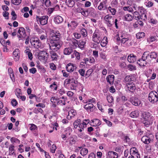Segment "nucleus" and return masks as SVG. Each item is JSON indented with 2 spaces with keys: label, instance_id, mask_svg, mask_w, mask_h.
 <instances>
[{
  "label": "nucleus",
  "instance_id": "obj_37",
  "mask_svg": "<svg viewBox=\"0 0 158 158\" xmlns=\"http://www.w3.org/2000/svg\"><path fill=\"white\" fill-rule=\"evenodd\" d=\"M150 56L151 60L152 59H156L158 56V54L156 52H150Z\"/></svg>",
  "mask_w": 158,
  "mask_h": 158
},
{
  "label": "nucleus",
  "instance_id": "obj_54",
  "mask_svg": "<svg viewBox=\"0 0 158 158\" xmlns=\"http://www.w3.org/2000/svg\"><path fill=\"white\" fill-rule=\"evenodd\" d=\"M81 35L84 37H86L87 36V31L86 30L85 28H82L81 30Z\"/></svg>",
  "mask_w": 158,
  "mask_h": 158
},
{
  "label": "nucleus",
  "instance_id": "obj_47",
  "mask_svg": "<svg viewBox=\"0 0 158 158\" xmlns=\"http://www.w3.org/2000/svg\"><path fill=\"white\" fill-rule=\"evenodd\" d=\"M118 3L117 0H113L111 3V6L114 8H117Z\"/></svg>",
  "mask_w": 158,
  "mask_h": 158
},
{
  "label": "nucleus",
  "instance_id": "obj_18",
  "mask_svg": "<svg viewBox=\"0 0 158 158\" xmlns=\"http://www.w3.org/2000/svg\"><path fill=\"white\" fill-rule=\"evenodd\" d=\"M152 140V139L150 138L149 135L143 136L141 138V141L145 144H149Z\"/></svg>",
  "mask_w": 158,
  "mask_h": 158
},
{
  "label": "nucleus",
  "instance_id": "obj_5",
  "mask_svg": "<svg viewBox=\"0 0 158 158\" xmlns=\"http://www.w3.org/2000/svg\"><path fill=\"white\" fill-rule=\"evenodd\" d=\"M30 43L32 47L36 49L40 48L42 45L41 42L39 39L34 37H32L30 39Z\"/></svg>",
  "mask_w": 158,
  "mask_h": 158
},
{
  "label": "nucleus",
  "instance_id": "obj_55",
  "mask_svg": "<svg viewBox=\"0 0 158 158\" xmlns=\"http://www.w3.org/2000/svg\"><path fill=\"white\" fill-rule=\"evenodd\" d=\"M93 72V69H88L86 73L85 74V76L86 77H89L92 73Z\"/></svg>",
  "mask_w": 158,
  "mask_h": 158
},
{
  "label": "nucleus",
  "instance_id": "obj_49",
  "mask_svg": "<svg viewBox=\"0 0 158 158\" xmlns=\"http://www.w3.org/2000/svg\"><path fill=\"white\" fill-rule=\"evenodd\" d=\"M85 43V41L81 40L78 43V46L81 48H84Z\"/></svg>",
  "mask_w": 158,
  "mask_h": 158
},
{
  "label": "nucleus",
  "instance_id": "obj_60",
  "mask_svg": "<svg viewBox=\"0 0 158 158\" xmlns=\"http://www.w3.org/2000/svg\"><path fill=\"white\" fill-rule=\"evenodd\" d=\"M21 2V0H12V3L15 5H18Z\"/></svg>",
  "mask_w": 158,
  "mask_h": 158
},
{
  "label": "nucleus",
  "instance_id": "obj_20",
  "mask_svg": "<svg viewBox=\"0 0 158 158\" xmlns=\"http://www.w3.org/2000/svg\"><path fill=\"white\" fill-rule=\"evenodd\" d=\"M127 60L130 63H134L136 60V56L133 54H130L128 56Z\"/></svg>",
  "mask_w": 158,
  "mask_h": 158
},
{
  "label": "nucleus",
  "instance_id": "obj_1",
  "mask_svg": "<svg viewBox=\"0 0 158 158\" xmlns=\"http://www.w3.org/2000/svg\"><path fill=\"white\" fill-rule=\"evenodd\" d=\"M60 34L58 31L52 30L50 34V42L49 44L50 50L57 51L61 47L60 38Z\"/></svg>",
  "mask_w": 158,
  "mask_h": 158
},
{
  "label": "nucleus",
  "instance_id": "obj_35",
  "mask_svg": "<svg viewBox=\"0 0 158 158\" xmlns=\"http://www.w3.org/2000/svg\"><path fill=\"white\" fill-rule=\"evenodd\" d=\"M66 104L65 100H62L61 98H58L57 104L61 106L65 105Z\"/></svg>",
  "mask_w": 158,
  "mask_h": 158
},
{
  "label": "nucleus",
  "instance_id": "obj_16",
  "mask_svg": "<svg viewBox=\"0 0 158 158\" xmlns=\"http://www.w3.org/2000/svg\"><path fill=\"white\" fill-rule=\"evenodd\" d=\"M147 61L142 57L140 58L137 61V63L140 67H143L145 66L147 64Z\"/></svg>",
  "mask_w": 158,
  "mask_h": 158
},
{
  "label": "nucleus",
  "instance_id": "obj_9",
  "mask_svg": "<svg viewBox=\"0 0 158 158\" xmlns=\"http://www.w3.org/2000/svg\"><path fill=\"white\" fill-rule=\"evenodd\" d=\"M73 74L75 75L74 77L72 76H69V78L65 80L64 83H66L67 85L75 82V79L78 78V74L77 72H74Z\"/></svg>",
  "mask_w": 158,
  "mask_h": 158
},
{
  "label": "nucleus",
  "instance_id": "obj_13",
  "mask_svg": "<svg viewBox=\"0 0 158 158\" xmlns=\"http://www.w3.org/2000/svg\"><path fill=\"white\" fill-rule=\"evenodd\" d=\"M107 3V0H104L101 2L98 7V9L100 10L107 9V7L106 5Z\"/></svg>",
  "mask_w": 158,
  "mask_h": 158
},
{
  "label": "nucleus",
  "instance_id": "obj_11",
  "mask_svg": "<svg viewBox=\"0 0 158 158\" xmlns=\"http://www.w3.org/2000/svg\"><path fill=\"white\" fill-rule=\"evenodd\" d=\"M129 101L132 104L135 106H139L141 104V106L142 105L141 101L136 97H131L130 98Z\"/></svg>",
  "mask_w": 158,
  "mask_h": 158
},
{
  "label": "nucleus",
  "instance_id": "obj_26",
  "mask_svg": "<svg viewBox=\"0 0 158 158\" xmlns=\"http://www.w3.org/2000/svg\"><path fill=\"white\" fill-rule=\"evenodd\" d=\"M39 55V57L42 60H45V58L48 56V53L45 51L40 52Z\"/></svg>",
  "mask_w": 158,
  "mask_h": 158
},
{
  "label": "nucleus",
  "instance_id": "obj_30",
  "mask_svg": "<svg viewBox=\"0 0 158 158\" xmlns=\"http://www.w3.org/2000/svg\"><path fill=\"white\" fill-rule=\"evenodd\" d=\"M73 52V49L71 47L65 48L64 50V53L65 55H69Z\"/></svg>",
  "mask_w": 158,
  "mask_h": 158
},
{
  "label": "nucleus",
  "instance_id": "obj_43",
  "mask_svg": "<svg viewBox=\"0 0 158 158\" xmlns=\"http://www.w3.org/2000/svg\"><path fill=\"white\" fill-rule=\"evenodd\" d=\"M30 51V50L28 49L26 50L25 51V52L27 54L28 58L31 60L33 58V55L32 53Z\"/></svg>",
  "mask_w": 158,
  "mask_h": 158
},
{
  "label": "nucleus",
  "instance_id": "obj_24",
  "mask_svg": "<svg viewBox=\"0 0 158 158\" xmlns=\"http://www.w3.org/2000/svg\"><path fill=\"white\" fill-rule=\"evenodd\" d=\"M107 82L110 85H113L114 80V76L113 75H109L106 78Z\"/></svg>",
  "mask_w": 158,
  "mask_h": 158
},
{
  "label": "nucleus",
  "instance_id": "obj_41",
  "mask_svg": "<svg viewBox=\"0 0 158 158\" xmlns=\"http://www.w3.org/2000/svg\"><path fill=\"white\" fill-rule=\"evenodd\" d=\"M124 20L127 21H130L133 19L132 16L129 14H127L124 16Z\"/></svg>",
  "mask_w": 158,
  "mask_h": 158
},
{
  "label": "nucleus",
  "instance_id": "obj_27",
  "mask_svg": "<svg viewBox=\"0 0 158 158\" xmlns=\"http://www.w3.org/2000/svg\"><path fill=\"white\" fill-rule=\"evenodd\" d=\"M15 146L13 144L10 145L9 147V155H12L15 156L16 153L15 152L14 149Z\"/></svg>",
  "mask_w": 158,
  "mask_h": 158
},
{
  "label": "nucleus",
  "instance_id": "obj_25",
  "mask_svg": "<svg viewBox=\"0 0 158 158\" xmlns=\"http://www.w3.org/2000/svg\"><path fill=\"white\" fill-rule=\"evenodd\" d=\"M54 22L56 24H59L63 21V18L60 16L58 15L54 17Z\"/></svg>",
  "mask_w": 158,
  "mask_h": 158
},
{
  "label": "nucleus",
  "instance_id": "obj_17",
  "mask_svg": "<svg viewBox=\"0 0 158 158\" xmlns=\"http://www.w3.org/2000/svg\"><path fill=\"white\" fill-rule=\"evenodd\" d=\"M13 56L14 60L16 61H18L19 59L20 52L18 49H16L13 52Z\"/></svg>",
  "mask_w": 158,
  "mask_h": 158
},
{
  "label": "nucleus",
  "instance_id": "obj_64",
  "mask_svg": "<svg viewBox=\"0 0 158 158\" xmlns=\"http://www.w3.org/2000/svg\"><path fill=\"white\" fill-rule=\"evenodd\" d=\"M131 156L133 158H140V155L139 153V152L134 154H133Z\"/></svg>",
  "mask_w": 158,
  "mask_h": 158
},
{
  "label": "nucleus",
  "instance_id": "obj_44",
  "mask_svg": "<svg viewBox=\"0 0 158 158\" xmlns=\"http://www.w3.org/2000/svg\"><path fill=\"white\" fill-rule=\"evenodd\" d=\"M127 69L130 71L135 70H136V67L135 65L129 64L127 66Z\"/></svg>",
  "mask_w": 158,
  "mask_h": 158
},
{
  "label": "nucleus",
  "instance_id": "obj_32",
  "mask_svg": "<svg viewBox=\"0 0 158 158\" xmlns=\"http://www.w3.org/2000/svg\"><path fill=\"white\" fill-rule=\"evenodd\" d=\"M108 43L107 38L106 37H104L101 42V45L102 47H105Z\"/></svg>",
  "mask_w": 158,
  "mask_h": 158
},
{
  "label": "nucleus",
  "instance_id": "obj_38",
  "mask_svg": "<svg viewBox=\"0 0 158 158\" xmlns=\"http://www.w3.org/2000/svg\"><path fill=\"white\" fill-rule=\"evenodd\" d=\"M66 3L69 7H73L74 5V2L73 0H66Z\"/></svg>",
  "mask_w": 158,
  "mask_h": 158
},
{
  "label": "nucleus",
  "instance_id": "obj_23",
  "mask_svg": "<svg viewBox=\"0 0 158 158\" xmlns=\"http://www.w3.org/2000/svg\"><path fill=\"white\" fill-rule=\"evenodd\" d=\"M135 18L137 20L145 21L147 19L146 14H139L137 16H135Z\"/></svg>",
  "mask_w": 158,
  "mask_h": 158
},
{
  "label": "nucleus",
  "instance_id": "obj_3",
  "mask_svg": "<svg viewBox=\"0 0 158 158\" xmlns=\"http://www.w3.org/2000/svg\"><path fill=\"white\" fill-rule=\"evenodd\" d=\"M151 115V114L148 112H144L142 114V122L146 127H148L152 123Z\"/></svg>",
  "mask_w": 158,
  "mask_h": 158
},
{
  "label": "nucleus",
  "instance_id": "obj_52",
  "mask_svg": "<svg viewBox=\"0 0 158 158\" xmlns=\"http://www.w3.org/2000/svg\"><path fill=\"white\" fill-rule=\"evenodd\" d=\"M138 10L139 11V14H146V10L142 7H139Z\"/></svg>",
  "mask_w": 158,
  "mask_h": 158
},
{
  "label": "nucleus",
  "instance_id": "obj_34",
  "mask_svg": "<svg viewBox=\"0 0 158 158\" xmlns=\"http://www.w3.org/2000/svg\"><path fill=\"white\" fill-rule=\"evenodd\" d=\"M80 154L82 156H84L86 155L88 152V149L85 148H82L80 151Z\"/></svg>",
  "mask_w": 158,
  "mask_h": 158
},
{
  "label": "nucleus",
  "instance_id": "obj_10",
  "mask_svg": "<svg viewBox=\"0 0 158 158\" xmlns=\"http://www.w3.org/2000/svg\"><path fill=\"white\" fill-rule=\"evenodd\" d=\"M17 36L19 40L24 38L26 36L25 29L23 27H19L17 33Z\"/></svg>",
  "mask_w": 158,
  "mask_h": 158
},
{
  "label": "nucleus",
  "instance_id": "obj_14",
  "mask_svg": "<svg viewBox=\"0 0 158 158\" xmlns=\"http://www.w3.org/2000/svg\"><path fill=\"white\" fill-rule=\"evenodd\" d=\"M67 71L69 72H73L77 67L75 64L72 63H68L66 66Z\"/></svg>",
  "mask_w": 158,
  "mask_h": 158
},
{
  "label": "nucleus",
  "instance_id": "obj_51",
  "mask_svg": "<svg viewBox=\"0 0 158 158\" xmlns=\"http://www.w3.org/2000/svg\"><path fill=\"white\" fill-rule=\"evenodd\" d=\"M107 99L109 103H111L113 102L114 98L112 96L108 95L107 96Z\"/></svg>",
  "mask_w": 158,
  "mask_h": 158
},
{
  "label": "nucleus",
  "instance_id": "obj_48",
  "mask_svg": "<svg viewBox=\"0 0 158 158\" xmlns=\"http://www.w3.org/2000/svg\"><path fill=\"white\" fill-rule=\"evenodd\" d=\"M81 122L80 119H78L76 120L73 123V126L75 128H77L79 126L80 123Z\"/></svg>",
  "mask_w": 158,
  "mask_h": 158
},
{
  "label": "nucleus",
  "instance_id": "obj_40",
  "mask_svg": "<svg viewBox=\"0 0 158 158\" xmlns=\"http://www.w3.org/2000/svg\"><path fill=\"white\" fill-rule=\"evenodd\" d=\"M50 54H51V57L53 60H56L58 55L56 53L53 51H50Z\"/></svg>",
  "mask_w": 158,
  "mask_h": 158
},
{
  "label": "nucleus",
  "instance_id": "obj_39",
  "mask_svg": "<svg viewBox=\"0 0 158 158\" xmlns=\"http://www.w3.org/2000/svg\"><path fill=\"white\" fill-rule=\"evenodd\" d=\"M107 8L108 10L110 12L112 15H114L115 14L117 11L115 8L110 6Z\"/></svg>",
  "mask_w": 158,
  "mask_h": 158
},
{
  "label": "nucleus",
  "instance_id": "obj_22",
  "mask_svg": "<svg viewBox=\"0 0 158 158\" xmlns=\"http://www.w3.org/2000/svg\"><path fill=\"white\" fill-rule=\"evenodd\" d=\"M76 112L75 110L73 109H71L68 112V114L67 116V118L68 119H71L72 117H73L76 114Z\"/></svg>",
  "mask_w": 158,
  "mask_h": 158
},
{
  "label": "nucleus",
  "instance_id": "obj_53",
  "mask_svg": "<svg viewBox=\"0 0 158 158\" xmlns=\"http://www.w3.org/2000/svg\"><path fill=\"white\" fill-rule=\"evenodd\" d=\"M157 40V37L156 36H152L148 39V41L153 42Z\"/></svg>",
  "mask_w": 158,
  "mask_h": 158
},
{
  "label": "nucleus",
  "instance_id": "obj_2",
  "mask_svg": "<svg viewBox=\"0 0 158 158\" xmlns=\"http://www.w3.org/2000/svg\"><path fill=\"white\" fill-rule=\"evenodd\" d=\"M135 80L134 77L132 75H127L124 78V81L126 83V90L130 92H134L136 89L135 84L133 82Z\"/></svg>",
  "mask_w": 158,
  "mask_h": 158
},
{
  "label": "nucleus",
  "instance_id": "obj_21",
  "mask_svg": "<svg viewBox=\"0 0 158 158\" xmlns=\"http://www.w3.org/2000/svg\"><path fill=\"white\" fill-rule=\"evenodd\" d=\"M139 111L136 110L131 112L130 114V116L132 118H136L139 116Z\"/></svg>",
  "mask_w": 158,
  "mask_h": 158
},
{
  "label": "nucleus",
  "instance_id": "obj_56",
  "mask_svg": "<svg viewBox=\"0 0 158 158\" xmlns=\"http://www.w3.org/2000/svg\"><path fill=\"white\" fill-rule=\"evenodd\" d=\"M77 82V81H75V82H73V83H72L71 84L70 88L71 89H76L77 87V83H76V82Z\"/></svg>",
  "mask_w": 158,
  "mask_h": 158
},
{
  "label": "nucleus",
  "instance_id": "obj_4",
  "mask_svg": "<svg viewBox=\"0 0 158 158\" xmlns=\"http://www.w3.org/2000/svg\"><path fill=\"white\" fill-rule=\"evenodd\" d=\"M102 37L101 32L98 30H95L93 34L92 40L95 43L99 44L102 39Z\"/></svg>",
  "mask_w": 158,
  "mask_h": 158
},
{
  "label": "nucleus",
  "instance_id": "obj_46",
  "mask_svg": "<svg viewBox=\"0 0 158 158\" xmlns=\"http://www.w3.org/2000/svg\"><path fill=\"white\" fill-rule=\"evenodd\" d=\"M136 37L138 39H140L145 36V33L143 32H139L136 34Z\"/></svg>",
  "mask_w": 158,
  "mask_h": 158
},
{
  "label": "nucleus",
  "instance_id": "obj_45",
  "mask_svg": "<svg viewBox=\"0 0 158 158\" xmlns=\"http://www.w3.org/2000/svg\"><path fill=\"white\" fill-rule=\"evenodd\" d=\"M138 152V151L135 147H132L131 148L130 151V154L131 156L133 154L136 153Z\"/></svg>",
  "mask_w": 158,
  "mask_h": 158
},
{
  "label": "nucleus",
  "instance_id": "obj_29",
  "mask_svg": "<svg viewBox=\"0 0 158 158\" xmlns=\"http://www.w3.org/2000/svg\"><path fill=\"white\" fill-rule=\"evenodd\" d=\"M77 23L75 21H72L70 23H68V27H70L72 29H74L77 26Z\"/></svg>",
  "mask_w": 158,
  "mask_h": 158
},
{
  "label": "nucleus",
  "instance_id": "obj_36",
  "mask_svg": "<svg viewBox=\"0 0 158 158\" xmlns=\"http://www.w3.org/2000/svg\"><path fill=\"white\" fill-rule=\"evenodd\" d=\"M57 83L56 82H53L52 84L50 85L49 88L52 89L54 91L56 90L58 88Z\"/></svg>",
  "mask_w": 158,
  "mask_h": 158
},
{
  "label": "nucleus",
  "instance_id": "obj_12",
  "mask_svg": "<svg viewBox=\"0 0 158 158\" xmlns=\"http://www.w3.org/2000/svg\"><path fill=\"white\" fill-rule=\"evenodd\" d=\"M84 108L86 110L87 112L89 113H90L93 111L95 107L93 104L88 103L85 105Z\"/></svg>",
  "mask_w": 158,
  "mask_h": 158
},
{
  "label": "nucleus",
  "instance_id": "obj_42",
  "mask_svg": "<svg viewBox=\"0 0 158 158\" xmlns=\"http://www.w3.org/2000/svg\"><path fill=\"white\" fill-rule=\"evenodd\" d=\"M8 71L9 72H10H10H11V73L10 74V76L11 79L13 81H15L14 73L12 69L11 68H9L8 69Z\"/></svg>",
  "mask_w": 158,
  "mask_h": 158
},
{
  "label": "nucleus",
  "instance_id": "obj_63",
  "mask_svg": "<svg viewBox=\"0 0 158 158\" xmlns=\"http://www.w3.org/2000/svg\"><path fill=\"white\" fill-rule=\"evenodd\" d=\"M100 57L102 59L105 60L106 59V53L104 52H102L100 53Z\"/></svg>",
  "mask_w": 158,
  "mask_h": 158
},
{
  "label": "nucleus",
  "instance_id": "obj_61",
  "mask_svg": "<svg viewBox=\"0 0 158 158\" xmlns=\"http://www.w3.org/2000/svg\"><path fill=\"white\" fill-rule=\"evenodd\" d=\"M31 127H30V130L31 131H33L35 130H37V126L34 124H30Z\"/></svg>",
  "mask_w": 158,
  "mask_h": 158
},
{
  "label": "nucleus",
  "instance_id": "obj_33",
  "mask_svg": "<svg viewBox=\"0 0 158 158\" xmlns=\"http://www.w3.org/2000/svg\"><path fill=\"white\" fill-rule=\"evenodd\" d=\"M70 44L74 48H75L77 47L78 45V41L75 39H73L71 41Z\"/></svg>",
  "mask_w": 158,
  "mask_h": 158
},
{
  "label": "nucleus",
  "instance_id": "obj_31",
  "mask_svg": "<svg viewBox=\"0 0 158 158\" xmlns=\"http://www.w3.org/2000/svg\"><path fill=\"white\" fill-rule=\"evenodd\" d=\"M108 155L110 158H117L118 157V153L112 151H109L108 152Z\"/></svg>",
  "mask_w": 158,
  "mask_h": 158
},
{
  "label": "nucleus",
  "instance_id": "obj_59",
  "mask_svg": "<svg viewBox=\"0 0 158 158\" xmlns=\"http://www.w3.org/2000/svg\"><path fill=\"white\" fill-rule=\"evenodd\" d=\"M56 148L57 147L56 146L55 144H53L52 145L50 148V152L52 153H54Z\"/></svg>",
  "mask_w": 158,
  "mask_h": 158
},
{
  "label": "nucleus",
  "instance_id": "obj_62",
  "mask_svg": "<svg viewBox=\"0 0 158 158\" xmlns=\"http://www.w3.org/2000/svg\"><path fill=\"white\" fill-rule=\"evenodd\" d=\"M11 14L12 16V19L13 20H16L17 18V15L15 14V11L12 10Z\"/></svg>",
  "mask_w": 158,
  "mask_h": 158
},
{
  "label": "nucleus",
  "instance_id": "obj_57",
  "mask_svg": "<svg viewBox=\"0 0 158 158\" xmlns=\"http://www.w3.org/2000/svg\"><path fill=\"white\" fill-rule=\"evenodd\" d=\"M10 140L12 143H20L19 140L17 138L14 137H12L11 138Z\"/></svg>",
  "mask_w": 158,
  "mask_h": 158
},
{
  "label": "nucleus",
  "instance_id": "obj_8",
  "mask_svg": "<svg viewBox=\"0 0 158 158\" xmlns=\"http://www.w3.org/2000/svg\"><path fill=\"white\" fill-rule=\"evenodd\" d=\"M148 99L152 103L156 102L158 100V93L155 91H152L149 94Z\"/></svg>",
  "mask_w": 158,
  "mask_h": 158
},
{
  "label": "nucleus",
  "instance_id": "obj_6",
  "mask_svg": "<svg viewBox=\"0 0 158 158\" xmlns=\"http://www.w3.org/2000/svg\"><path fill=\"white\" fill-rule=\"evenodd\" d=\"M48 19V16H36V20L38 24L40 23L41 25H44L47 23Z\"/></svg>",
  "mask_w": 158,
  "mask_h": 158
},
{
  "label": "nucleus",
  "instance_id": "obj_50",
  "mask_svg": "<svg viewBox=\"0 0 158 158\" xmlns=\"http://www.w3.org/2000/svg\"><path fill=\"white\" fill-rule=\"evenodd\" d=\"M123 9L124 10H127L129 12L133 11V9L131 6H124L123 7Z\"/></svg>",
  "mask_w": 158,
  "mask_h": 158
},
{
  "label": "nucleus",
  "instance_id": "obj_19",
  "mask_svg": "<svg viewBox=\"0 0 158 158\" xmlns=\"http://www.w3.org/2000/svg\"><path fill=\"white\" fill-rule=\"evenodd\" d=\"M142 57V58H143L148 62L151 60L150 56V52L148 51H146L144 52Z\"/></svg>",
  "mask_w": 158,
  "mask_h": 158
},
{
  "label": "nucleus",
  "instance_id": "obj_7",
  "mask_svg": "<svg viewBox=\"0 0 158 158\" xmlns=\"http://www.w3.org/2000/svg\"><path fill=\"white\" fill-rule=\"evenodd\" d=\"M104 19L107 26L109 27H112L114 23V17L107 15L105 16Z\"/></svg>",
  "mask_w": 158,
  "mask_h": 158
},
{
  "label": "nucleus",
  "instance_id": "obj_28",
  "mask_svg": "<svg viewBox=\"0 0 158 158\" xmlns=\"http://www.w3.org/2000/svg\"><path fill=\"white\" fill-rule=\"evenodd\" d=\"M86 12L91 16H94L96 14L95 10L94 8L92 7H90L86 11Z\"/></svg>",
  "mask_w": 158,
  "mask_h": 158
},
{
  "label": "nucleus",
  "instance_id": "obj_15",
  "mask_svg": "<svg viewBox=\"0 0 158 158\" xmlns=\"http://www.w3.org/2000/svg\"><path fill=\"white\" fill-rule=\"evenodd\" d=\"M89 124L93 127H96L100 125L101 124V122L98 119L95 118L91 120Z\"/></svg>",
  "mask_w": 158,
  "mask_h": 158
},
{
  "label": "nucleus",
  "instance_id": "obj_58",
  "mask_svg": "<svg viewBox=\"0 0 158 158\" xmlns=\"http://www.w3.org/2000/svg\"><path fill=\"white\" fill-rule=\"evenodd\" d=\"M145 5L148 7H150L153 5V3L151 1H148V2H144Z\"/></svg>",
  "mask_w": 158,
  "mask_h": 158
}]
</instances>
